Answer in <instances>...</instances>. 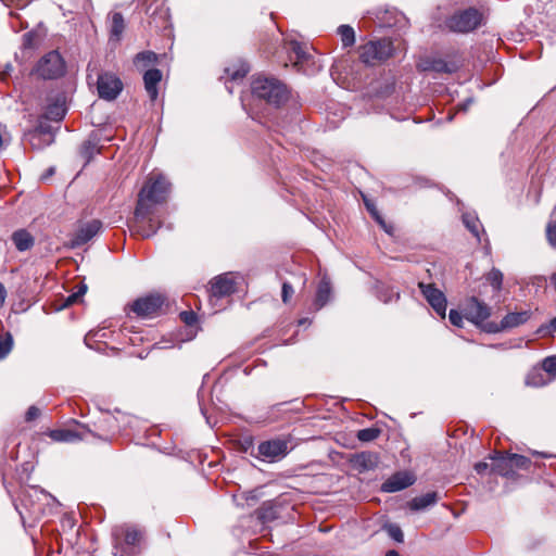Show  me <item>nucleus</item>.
<instances>
[{
	"label": "nucleus",
	"instance_id": "nucleus-29",
	"mask_svg": "<svg viewBox=\"0 0 556 556\" xmlns=\"http://www.w3.org/2000/svg\"><path fill=\"white\" fill-rule=\"evenodd\" d=\"M125 29V22L122 13L115 12L112 15V23H111V36L114 37L116 40H119L123 31Z\"/></svg>",
	"mask_w": 556,
	"mask_h": 556
},
{
	"label": "nucleus",
	"instance_id": "nucleus-4",
	"mask_svg": "<svg viewBox=\"0 0 556 556\" xmlns=\"http://www.w3.org/2000/svg\"><path fill=\"white\" fill-rule=\"evenodd\" d=\"M530 458L519 454H498L492 457L491 471L503 477L514 478L517 470H529Z\"/></svg>",
	"mask_w": 556,
	"mask_h": 556
},
{
	"label": "nucleus",
	"instance_id": "nucleus-35",
	"mask_svg": "<svg viewBox=\"0 0 556 556\" xmlns=\"http://www.w3.org/2000/svg\"><path fill=\"white\" fill-rule=\"evenodd\" d=\"M381 431L378 428H365L357 432V439L362 442H370L376 440L380 435Z\"/></svg>",
	"mask_w": 556,
	"mask_h": 556
},
{
	"label": "nucleus",
	"instance_id": "nucleus-16",
	"mask_svg": "<svg viewBox=\"0 0 556 556\" xmlns=\"http://www.w3.org/2000/svg\"><path fill=\"white\" fill-rule=\"evenodd\" d=\"M74 422L77 429H55L49 431L48 435L55 442H75L86 439L89 429L77 421Z\"/></svg>",
	"mask_w": 556,
	"mask_h": 556
},
{
	"label": "nucleus",
	"instance_id": "nucleus-9",
	"mask_svg": "<svg viewBox=\"0 0 556 556\" xmlns=\"http://www.w3.org/2000/svg\"><path fill=\"white\" fill-rule=\"evenodd\" d=\"M97 89L101 99L112 101L122 92L123 83L115 74L105 72L98 76Z\"/></svg>",
	"mask_w": 556,
	"mask_h": 556
},
{
	"label": "nucleus",
	"instance_id": "nucleus-40",
	"mask_svg": "<svg viewBox=\"0 0 556 556\" xmlns=\"http://www.w3.org/2000/svg\"><path fill=\"white\" fill-rule=\"evenodd\" d=\"M294 293V289L288 281L282 283L281 299L283 303H288Z\"/></svg>",
	"mask_w": 556,
	"mask_h": 556
},
{
	"label": "nucleus",
	"instance_id": "nucleus-22",
	"mask_svg": "<svg viewBox=\"0 0 556 556\" xmlns=\"http://www.w3.org/2000/svg\"><path fill=\"white\" fill-rule=\"evenodd\" d=\"M438 501H439L438 492H434V491L428 492L426 494H422L420 496H416V497L412 498L408 502V507L410 510H414V511L425 510L428 507L435 505L438 503Z\"/></svg>",
	"mask_w": 556,
	"mask_h": 556
},
{
	"label": "nucleus",
	"instance_id": "nucleus-34",
	"mask_svg": "<svg viewBox=\"0 0 556 556\" xmlns=\"http://www.w3.org/2000/svg\"><path fill=\"white\" fill-rule=\"evenodd\" d=\"M13 348V337L10 332L0 336V359L7 357Z\"/></svg>",
	"mask_w": 556,
	"mask_h": 556
},
{
	"label": "nucleus",
	"instance_id": "nucleus-43",
	"mask_svg": "<svg viewBox=\"0 0 556 556\" xmlns=\"http://www.w3.org/2000/svg\"><path fill=\"white\" fill-rule=\"evenodd\" d=\"M12 71H13V66L10 63L0 65V80L5 81L8 79V77L11 75Z\"/></svg>",
	"mask_w": 556,
	"mask_h": 556
},
{
	"label": "nucleus",
	"instance_id": "nucleus-28",
	"mask_svg": "<svg viewBox=\"0 0 556 556\" xmlns=\"http://www.w3.org/2000/svg\"><path fill=\"white\" fill-rule=\"evenodd\" d=\"M465 227L480 241L481 223L479 218L470 213L463 214Z\"/></svg>",
	"mask_w": 556,
	"mask_h": 556
},
{
	"label": "nucleus",
	"instance_id": "nucleus-38",
	"mask_svg": "<svg viewBox=\"0 0 556 556\" xmlns=\"http://www.w3.org/2000/svg\"><path fill=\"white\" fill-rule=\"evenodd\" d=\"M542 369L551 377L556 378V356L546 357L543 361Z\"/></svg>",
	"mask_w": 556,
	"mask_h": 556
},
{
	"label": "nucleus",
	"instance_id": "nucleus-6",
	"mask_svg": "<svg viewBox=\"0 0 556 556\" xmlns=\"http://www.w3.org/2000/svg\"><path fill=\"white\" fill-rule=\"evenodd\" d=\"M481 22V14L476 9H467L446 20V26L452 31L468 33L476 29Z\"/></svg>",
	"mask_w": 556,
	"mask_h": 556
},
{
	"label": "nucleus",
	"instance_id": "nucleus-39",
	"mask_svg": "<svg viewBox=\"0 0 556 556\" xmlns=\"http://www.w3.org/2000/svg\"><path fill=\"white\" fill-rule=\"evenodd\" d=\"M388 533H389L390 538H392L394 541H396L399 543H402L404 540L403 531L401 530V528L399 526L390 525L388 527Z\"/></svg>",
	"mask_w": 556,
	"mask_h": 556
},
{
	"label": "nucleus",
	"instance_id": "nucleus-27",
	"mask_svg": "<svg viewBox=\"0 0 556 556\" xmlns=\"http://www.w3.org/2000/svg\"><path fill=\"white\" fill-rule=\"evenodd\" d=\"M157 54L153 51H142L135 56L134 62L137 67H147L154 65L157 62Z\"/></svg>",
	"mask_w": 556,
	"mask_h": 556
},
{
	"label": "nucleus",
	"instance_id": "nucleus-5",
	"mask_svg": "<svg viewBox=\"0 0 556 556\" xmlns=\"http://www.w3.org/2000/svg\"><path fill=\"white\" fill-rule=\"evenodd\" d=\"M359 59L367 65H376L377 63L388 60L393 54V46L389 39H380L369 41L358 49Z\"/></svg>",
	"mask_w": 556,
	"mask_h": 556
},
{
	"label": "nucleus",
	"instance_id": "nucleus-49",
	"mask_svg": "<svg viewBox=\"0 0 556 556\" xmlns=\"http://www.w3.org/2000/svg\"><path fill=\"white\" fill-rule=\"evenodd\" d=\"M54 174V167H49L46 173L41 176L42 180L49 179Z\"/></svg>",
	"mask_w": 556,
	"mask_h": 556
},
{
	"label": "nucleus",
	"instance_id": "nucleus-25",
	"mask_svg": "<svg viewBox=\"0 0 556 556\" xmlns=\"http://www.w3.org/2000/svg\"><path fill=\"white\" fill-rule=\"evenodd\" d=\"M140 220V224L136 226V232L140 235L142 238H149L156 233L157 229L161 226L160 222H154V219L149 218L148 222H143L146 218H136Z\"/></svg>",
	"mask_w": 556,
	"mask_h": 556
},
{
	"label": "nucleus",
	"instance_id": "nucleus-18",
	"mask_svg": "<svg viewBox=\"0 0 556 556\" xmlns=\"http://www.w3.org/2000/svg\"><path fill=\"white\" fill-rule=\"evenodd\" d=\"M415 476L407 471H400L391 476L388 480L382 483V491L388 493L397 492L404 490L415 482Z\"/></svg>",
	"mask_w": 556,
	"mask_h": 556
},
{
	"label": "nucleus",
	"instance_id": "nucleus-47",
	"mask_svg": "<svg viewBox=\"0 0 556 556\" xmlns=\"http://www.w3.org/2000/svg\"><path fill=\"white\" fill-rule=\"evenodd\" d=\"M366 206L368 208V211L374 215V217L376 218L377 222H379L380 224H383V220L381 219V217L378 215V213L376 212V210L366 201Z\"/></svg>",
	"mask_w": 556,
	"mask_h": 556
},
{
	"label": "nucleus",
	"instance_id": "nucleus-52",
	"mask_svg": "<svg viewBox=\"0 0 556 556\" xmlns=\"http://www.w3.org/2000/svg\"><path fill=\"white\" fill-rule=\"evenodd\" d=\"M55 109L58 111H60V112H58L56 116H58L59 119H61L64 116V114H65V110L61 109V108H55Z\"/></svg>",
	"mask_w": 556,
	"mask_h": 556
},
{
	"label": "nucleus",
	"instance_id": "nucleus-8",
	"mask_svg": "<svg viewBox=\"0 0 556 556\" xmlns=\"http://www.w3.org/2000/svg\"><path fill=\"white\" fill-rule=\"evenodd\" d=\"M65 65L62 56L56 51H51L42 56L37 65V73L45 79H54L62 76Z\"/></svg>",
	"mask_w": 556,
	"mask_h": 556
},
{
	"label": "nucleus",
	"instance_id": "nucleus-26",
	"mask_svg": "<svg viewBox=\"0 0 556 556\" xmlns=\"http://www.w3.org/2000/svg\"><path fill=\"white\" fill-rule=\"evenodd\" d=\"M249 71L250 67L244 62H239V64H235L225 68V73L232 81L244 78Z\"/></svg>",
	"mask_w": 556,
	"mask_h": 556
},
{
	"label": "nucleus",
	"instance_id": "nucleus-13",
	"mask_svg": "<svg viewBox=\"0 0 556 556\" xmlns=\"http://www.w3.org/2000/svg\"><path fill=\"white\" fill-rule=\"evenodd\" d=\"M144 13L151 18L150 23H155L156 27L164 26L169 18V9L165 0H144Z\"/></svg>",
	"mask_w": 556,
	"mask_h": 556
},
{
	"label": "nucleus",
	"instance_id": "nucleus-23",
	"mask_svg": "<svg viewBox=\"0 0 556 556\" xmlns=\"http://www.w3.org/2000/svg\"><path fill=\"white\" fill-rule=\"evenodd\" d=\"M11 240L20 252L28 251L35 244V238L26 229L15 230L11 236Z\"/></svg>",
	"mask_w": 556,
	"mask_h": 556
},
{
	"label": "nucleus",
	"instance_id": "nucleus-54",
	"mask_svg": "<svg viewBox=\"0 0 556 556\" xmlns=\"http://www.w3.org/2000/svg\"><path fill=\"white\" fill-rule=\"evenodd\" d=\"M551 281H552V283H553V286L555 288V291H556V271L552 275Z\"/></svg>",
	"mask_w": 556,
	"mask_h": 556
},
{
	"label": "nucleus",
	"instance_id": "nucleus-48",
	"mask_svg": "<svg viewBox=\"0 0 556 556\" xmlns=\"http://www.w3.org/2000/svg\"><path fill=\"white\" fill-rule=\"evenodd\" d=\"M79 299H80V296L77 295V292H74L73 294L68 295L65 303H66V305H71V304L78 302Z\"/></svg>",
	"mask_w": 556,
	"mask_h": 556
},
{
	"label": "nucleus",
	"instance_id": "nucleus-15",
	"mask_svg": "<svg viewBox=\"0 0 556 556\" xmlns=\"http://www.w3.org/2000/svg\"><path fill=\"white\" fill-rule=\"evenodd\" d=\"M531 316L530 311L513 312L503 317L500 325L489 324L486 331L498 332L523 325Z\"/></svg>",
	"mask_w": 556,
	"mask_h": 556
},
{
	"label": "nucleus",
	"instance_id": "nucleus-31",
	"mask_svg": "<svg viewBox=\"0 0 556 556\" xmlns=\"http://www.w3.org/2000/svg\"><path fill=\"white\" fill-rule=\"evenodd\" d=\"M546 239L549 245L556 249V208L552 212L546 226Z\"/></svg>",
	"mask_w": 556,
	"mask_h": 556
},
{
	"label": "nucleus",
	"instance_id": "nucleus-57",
	"mask_svg": "<svg viewBox=\"0 0 556 556\" xmlns=\"http://www.w3.org/2000/svg\"><path fill=\"white\" fill-rule=\"evenodd\" d=\"M93 148V144L91 142H85L84 149Z\"/></svg>",
	"mask_w": 556,
	"mask_h": 556
},
{
	"label": "nucleus",
	"instance_id": "nucleus-7",
	"mask_svg": "<svg viewBox=\"0 0 556 556\" xmlns=\"http://www.w3.org/2000/svg\"><path fill=\"white\" fill-rule=\"evenodd\" d=\"M165 298L157 293L148 294L139 298L130 305V311L141 318H151L159 315Z\"/></svg>",
	"mask_w": 556,
	"mask_h": 556
},
{
	"label": "nucleus",
	"instance_id": "nucleus-50",
	"mask_svg": "<svg viewBox=\"0 0 556 556\" xmlns=\"http://www.w3.org/2000/svg\"><path fill=\"white\" fill-rule=\"evenodd\" d=\"M77 295H79L80 298L87 292V286L84 285V283H80L77 288Z\"/></svg>",
	"mask_w": 556,
	"mask_h": 556
},
{
	"label": "nucleus",
	"instance_id": "nucleus-2",
	"mask_svg": "<svg viewBox=\"0 0 556 556\" xmlns=\"http://www.w3.org/2000/svg\"><path fill=\"white\" fill-rule=\"evenodd\" d=\"M251 92L254 98L265 101L275 108L283 105L289 99L288 87L275 77L254 76L251 80Z\"/></svg>",
	"mask_w": 556,
	"mask_h": 556
},
{
	"label": "nucleus",
	"instance_id": "nucleus-36",
	"mask_svg": "<svg viewBox=\"0 0 556 556\" xmlns=\"http://www.w3.org/2000/svg\"><path fill=\"white\" fill-rule=\"evenodd\" d=\"M287 50L292 52L295 55V59L298 61L305 60L307 56V53L304 50V48L302 47V45L294 40H292L288 43Z\"/></svg>",
	"mask_w": 556,
	"mask_h": 556
},
{
	"label": "nucleus",
	"instance_id": "nucleus-51",
	"mask_svg": "<svg viewBox=\"0 0 556 556\" xmlns=\"http://www.w3.org/2000/svg\"><path fill=\"white\" fill-rule=\"evenodd\" d=\"M4 300H5V288L0 282V305L3 304Z\"/></svg>",
	"mask_w": 556,
	"mask_h": 556
},
{
	"label": "nucleus",
	"instance_id": "nucleus-37",
	"mask_svg": "<svg viewBox=\"0 0 556 556\" xmlns=\"http://www.w3.org/2000/svg\"><path fill=\"white\" fill-rule=\"evenodd\" d=\"M536 333L541 337H554L556 334V317L553 318L549 323L540 326L536 330Z\"/></svg>",
	"mask_w": 556,
	"mask_h": 556
},
{
	"label": "nucleus",
	"instance_id": "nucleus-11",
	"mask_svg": "<svg viewBox=\"0 0 556 556\" xmlns=\"http://www.w3.org/2000/svg\"><path fill=\"white\" fill-rule=\"evenodd\" d=\"M418 288L422 295L434 309V312L441 317L445 318L447 301L444 293L439 290L433 283L419 282Z\"/></svg>",
	"mask_w": 556,
	"mask_h": 556
},
{
	"label": "nucleus",
	"instance_id": "nucleus-46",
	"mask_svg": "<svg viewBox=\"0 0 556 556\" xmlns=\"http://www.w3.org/2000/svg\"><path fill=\"white\" fill-rule=\"evenodd\" d=\"M489 465L485 462H480L475 465V469L478 473H483L488 469Z\"/></svg>",
	"mask_w": 556,
	"mask_h": 556
},
{
	"label": "nucleus",
	"instance_id": "nucleus-10",
	"mask_svg": "<svg viewBox=\"0 0 556 556\" xmlns=\"http://www.w3.org/2000/svg\"><path fill=\"white\" fill-rule=\"evenodd\" d=\"M258 456L263 460L277 462L289 453V445L286 440L274 439L261 442L257 447Z\"/></svg>",
	"mask_w": 556,
	"mask_h": 556
},
{
	"label": "nucleus",
	"instance_id": "nucleus-44",
	"mask_svg": "<svg viewBox=\"0 0 556 556\" xmlns=\"http://www.w3.org/2000/svg\"><path fill=\"white\" fill-rule=\"evenodd\" d=\"M39 415H40V409L36 406H30L25 414V420L33 421L36 418H38Z\"/></svg>",
	"mask_w": 556,
	"mask_h": 556
},
{
	"label": "nucleus",
	"instance_id": "nucleus-32",
	"mask_svg": "<svg viewBox=\"0 0 556 556\" xmlns=\"http://www.w3.org/2000/svg\"><path fill=\"white\" fill-rule=\"evenodd\" d=\"M503 273L497 268H492L485 276L486 281L495 291H500L503 286Z\"/></svg>",
	"mask_w": 556,
	"mask_h": 556
},
{
	"label": "nucleus",
	"instance_id": "nucleus-45",
	"mask_svg": "<svg viewBox=\"0 0 556 556\" xmlns=\"http://www.w3.org/2000/svg\"><path fill=\"white\" fill-rule=\"evenodd\" d=\"M384 303H389L392 301H397L400 299V293L394 290H390L389 294H386L384 298H381Z\"/></svg>",
	"mask_w": 556,
	"mask_h": 556
},
{
	"label": "nucleus",
	"instance_id": "nucleus-30",
	"mask_svg": "<svg viewBox=\"0 0 556 556\" xmlns=\"http://www.w3.org/2000/svg\"><path fill=\"white\" fill-rule=\"evenodd\" d=\"M338 34L344 48L352 47L355 43V31L350 25L339 26Z\"/></svg>",
	"mask_w": 556,
	"mask_h": 556
},
{
	"label": "nucleus",
	"instance_id": "nucleus-53",
	"mask_svg": "<svg viewBox=\"0 0 556 556\" xmlns=\"http://www.w3.org/2000/svg\"><path fill=\"white\" fill-rule=\"evenodd\" d=\"M30 40H31V34H25L24 35V41H25V45H29L30 43Z\"/></svg>",
	"mask_w": 556,
	"mask_h": 556
},
{
	"label": "nucleus",
	"instance_id": "nucleus-55",
	"mask_svg": "<svg viewBox=\"0 0 556 556\" xmlns=\"http://www.w3.org/2000/svg\"><path fill=\"white\" fill-rule=\"evenodd\" d=\"M470 103H471V100H467V102H466V103H464V104L460 106V109H462V110H464V111H466Z\"/></svg>",
	"mask_w": 556,
	"mask_h": 556
},
{
	"label": "nucleus",
	"instance_id": "nucleus-19",
	"mask_svg": "<svg viewBox=\"0 0 556 556\" xmlns=\"http://www.w3.org/2000/svg\"><path fill=\"white\" fill-rule=\"evenodd\" d=\"M417 68L421 72L452 74L456 71V65L453 63H447L443 59L425 56L418 61Z\"/></svg>",
	"mask_w": 556,
	"mask_h": 556
},
{
	"label": "nucleus",
	"instance_id": "nucleus-20",
	"mask_svg": "<svg viewBox=\"0 0 556 556\" xmlns=\"http://www.w3.org/2000/svg\"><path fill=\"white\" fill-rule=\"evenodd\" d=\"M163 74L157 68H151L144 72L143 83L144 89L151 101H155L159 96L157 86L161 83Z\"/></svg>",
	"mask_w": 556,
	"mask_h": 556
},
{
	"label": "nucleus",
	"instance_id": "nucleus-17",
	"mask_svg": "<svg viewBox=\"0 0 556 556\" xmlns=\"http://www.w3.org/2000/svg\"><path fill=\"white\" fill-rule=\"evenodd\" d=\"M491 315V308L478 298L472 296L466 306L467 318L476 325L486 320Z\"/></svg>",
	"mask_w": 556,
	"mask_h": 556
},
{
	"label": "nucleus",
	"instance_id": "nucleus-33",
	"mask_svg": "<svg viewBox=\"0 0 556 556\" xmlns=\"http://www.w3.org/2000/svg\"><path fill=\"white\" fill-rule=\"evenodd\" d=\"M526 383L527 386L539 388L547 384V380L541 370H533L527 376Z\"/></svg>",
	"mask_w": 556,
	"mask_h": 556
},
{
	"label": "nucleus",
	"instance_id": "nucleus-3",
	"mask_svg": "<svg viewBox=\"0 0 556 556\" xmlns=\"http://www.w3.org/2000/svg\"><path fill=\"white\" fill-rule=\"evenodd\" d=\"M114 540V554L128 555V549L139 548L144 540V531L136 525L124 523L116 526L112 531Z\"/></svg>",
	"mask_w": 556,
	"mask_h": 556
},
{
	"label": "nucleus",
	"instance_id": "nucleus-56",
	"mask_svg": "<svg viewBox=\"0 0 556 556\" xmlns=\"http://www.w3.org/2000/svg\"><path fill=\"white\" fill-rule=\"evenodd\" d=\"M470 103H471V100H467V102H466V103H464V104L460 106V109H462V110H464V111H466Z\"/></svg>",
	"mask_w": 556,
	"mask_h": 556
},
{
	"label": "nucleus",
	"instance_id": "nucleus-14",
	"mask_svg": "<svg viewBox=\"0 0 556 556\" xmlns=\"http://www.w3.org/2000/svg\"><path fill=\"white\" fill-rule=\"evenodd\" d=\"M101 229L102 222L99 219H92L79 225L73 238L71 239V247L79 248L86 244L89 240L97 236Z\"/></svg>",
	"mask_w": 556,
	"mask_h": 556
},
{
	"label": "nucleus",
	"instance_id": "nucleus-1",
	"mask_svg": "<svg viewBox=\"0 0 556 556\" xmlns=\"http://www.w3.org/2000/svg\"><path fill=\"white\" fill-rule=\"evenodd\" d=\"M168 188L169 184L164 177L149 178L138 194L135 217L147 218L152 213L153 205L166 200Z\"/></svg>",
	"mask_w": 556,
	"mask_h": 556
},
{
	"label": "nucleus",
	"instance_id": "nucleus-12",
	"mask_svg": "<svg viewBox=\"0 0 556 556\" xmlns=\"http://www.w3.org/2000/svg\"><path fill=\"white\" fill-rule=\"evenodd\" d=\"M236 292V281L230 274H223L210 281L211 299H222Z\"/></svg>",
	"mask_w": 556,
	"mask_h": 556
},
{
	"label": "nucleus",
	"instance_id": "nucleus-21",
	"mask_svg": "<svg viewBox=\"0 0 556 556\" xmlns=\"http://www.w3.org/2000/svg\"><path fill=\"white\" fill-rule=\"evenodd\" d=\"M354 466L361 471L372 470L378 466L379 456L374 452H362L354 456Z\"/></svg>",
	"mask_w": 556,
	"mask_h": 556
},
{
	"label": "nucleus",
	"instance_id": "nucleus-58",
	"mask_svg": "<svg viewBox=\"0 0 556 556\" xmlns=\"http://www.w3.org/2000/svg\"><path fill=\"white\" fill-rule=\"evenodd\" d=\"M39 134L38 132H34L31 136L33 138L37 137Z\"/></svg>",
	"mask_w": 556,
	"mask_h": 556
},
{
	"label": "nucleus",
	"instance_id": "nucleus-24",
	"mask_svg": "<svg viewBox=\"0 0 556 556\" xmlns=\"http://www.w3.org/2000/svg\"><path fill=\"white\" fill-rule=\"evenodd\" d=\"M331 296V283L328 279L323 278L318 285L316 299H315V307L317 309L325 306Z\"/></svg>",
	"mask_w": 556,
	"mask_h": 556
},
{
	"label": "nucleus",
	"instance_id": "nucleus-42",
	"mask_svg": "<svg viewBox=\"0 0 556 556\" xmlns=\"http://www.w3.org/2000/svg\"><path fill=\"white\" fill-rule=\"evenodd\" d=\"M179 316L180 319L188 326H192L197 321V315L192 311H184Z\"/></svg>",
	"mask_w": 556,
	"mask_h": 556
},
{
	"label": "nucleus",
	"instance_id": "nucleus-41",
	"mask_svg": "<svg viewBox=\"0 0 556 556\" xmlns=\"http://www.w3.org/2000/svg\"><path fill=\"white\" fill-rule=\"evenodd\" d=\"M448 319L453 326L462 328L464 326V318L460 313L455 309H451L448 314Z\"/></svg>",
	"mask_w": 556,
	"mask_h": 556
}]
</instances>
